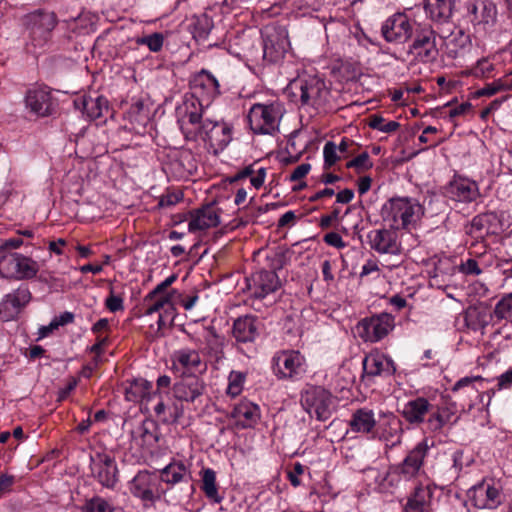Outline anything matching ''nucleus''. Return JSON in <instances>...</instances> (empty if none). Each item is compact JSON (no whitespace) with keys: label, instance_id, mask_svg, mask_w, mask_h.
Wrapping results in <instances>:
<instances>
[{"label":"nucleus","instance_id":"1","mask_svg":"<svg viewBox=\"0 0 512 512\" xmlns=\"http://www.w3.org/2000/svg\"><path fill=\"white\" fill-rule=\"evenodd\" d=\"M178 125L187 140L204 141L213 153L223 151L233 138V127L225 121L202 119V109L194 101L177 108Z\"/></svg>","mask_w":512,"mask_h":512},{"label":"nucleus","instance_id":"2","mask_svg":"<svg viewBox=\"0 0 512 512\" xmlns=\"http://www.w3.org/2000/svg\"><path fill=\"white\" fill-rule=\"evenodd\" d=\"M424 215V207L418 200L410 197L389 199L381 209V216L393 230H411L417 226Z\"/></svg>","mask_w":512,"mask_h":512},{"label":"nucleus","instance_id":"3","mask_svg":"<svg viewBox=\"0 0 512 512\" xmlns=\"http://www.w3.org/2000/svg\"><path fill=\"white\" fill-rule=\"evenodd\" d=\"M284 113V106L279 101L255 103L247 116L250 129L255 134L274 135L279 131Z\"/></svg>","mask_w":512,"mask_h":512},{"label":"nucleus","instance_id":"4","mask_svg":"<svg viewBox=\"0 0 512 512\" xmlns=\"http://www.w3.org/2000/svg\"><path fill=\"white\" fill-rule=\"evenodd\" d=\"M300 403L303 409L319 421L328 420L335 408L333 395L321 386H308L302 393Z\"/></svg>","mask_w":512,"mask_h":512},{"label":"nucleus","instance_id":"5","mask_svg":"<svg viewBox=\"0 0 512 512\" xmlns=\"http://www.w3.org/2000/svg\"><path fill=\"white\" fill-rule=\"evenodd\" d=\"M39 271L32 258L12 251H0V276L7 279H32Z\"/></svg>","mask_w":512,"mask_h":512},{"label":"nucleus","instance_id":"6","mask_svg":"<svg viewBox=\"0 0 512 512\" xmlns=\"http://www.w3.org/2000/svg\"><path fill=\"white\" fill-rule=\"evenodd\" d=\"M289 89L303 105L321 106L329 95L325 82L317 76L295 79L290 82Z\"/></svg>","mask_w":512,"mask_h":512},{"label":"nucleus","instance_id":"7","mask_svg":"<svg viewBox=\"0 0 512 512\" xmlns=\"http://www.w3.org/2000/svg\"><path fill=\"white\" fill-rule=\"evenodd\" d=\"M273 372L278 379H298L306 371L304 356L295 350L277 352L273 357Z\"/></svg>","mask_w":512,"mask_h":512},{"label":"nucleus","instance_id":"8","mask_svg":"<svg viewBox=\"0 0 512 512\" xmlns=\"http://www.w3.org/2000/svg\"><path fill=\"white\" fill-rule=\"evenodd\" d=\"M473 505L479 509H495L503 501L504 495L499 483L485 479L469 490Z\"/></svg>","mask_w":512,"mask_h":512},{"label":"nucleus","instance_id":"9","mask_svg":"<svg viewBox=\"0 0 512 512\" xmlns=\"http://www.w3.org/2000/svg\"><path fill=\"white\" fill-rule=\"evenodd\" d=\"M172 370L180 376H196L207 369V364L202 360L196 349L183 347L175 350L171 355Z\"/></svg>","mask_w":512,"mask_h":512},{"label":"nucleus","instance_id":"10","mask_svg":"<svg viewBox=\"0 0 512 512\" xmlns=\"http://www.w3.org/2000/svg\"><path fill=\"white\" fill-rule=\"evenodd\" d=\"M394 328V318L387 313L365 318L357 325L358 335L366 342H378Z\"/></svg>","mask_w":512,"mask_h":512},{"label":"nucleus","instance_id":"11","mask_svg":"<svg viewBox=\"0 0 512 512\" xmlns=\"http://www.w3.org/2000/svg\"><path fill=\"white\" fill-rule=\"evenodd\" d=\"M428 449L427 441L423 440L407 454L401 463L393 465L400 481L402 479L413 480L420 474Z\"/></svg>","mask_w":512,"mask_h":512},{"label":"nucleus","instance_id":"12","mask_svg":"<svg viewBox=\"0 0 512 512\" xmlns=\"http://www.w3.org/2000/svg\"><path fill=\"white\" fill-rule=\"evenodd\" d=\"M190 85L193 95L199 100L200 109L203 105L208 106L220 95V85L218 80L214 75L206 70H202L194 75Z\"/></svg>","mask_w":512,"mask_h":512},{"label":"nucleus","instance_id":"13","mask_svg":"<svg viewBox=\"0 0 512 512\" xmlns=\"http://www.w3.org/2000/svg\"><path fill=\"white\" fill-rule=\"evenodd\" d=\"M367 240L370 248L379 254L398 256L402 253V246L395 230L374 229L368 232Z\"/></svg>","mask_w":512,"mask_h":512},{"label":"nucleus","instance_id":"14","mask_svg":"<svg viewBox=\"0 0 512 512\" xmlns=\"http://www.w3.org/2000/svg\"><path fill=\"white\" fill-rule=\"evenodd\" d=\"M363 478L368 486L382 493H391L400 483L393 466L388 469L369 467L363 471Z\"/></svg>","mask_w":512,"mask_h":512},{"label":"nucleus","instance_id":"15","mask_svg":"<svg viewBox=\"0 0 512 512\" xmlns=\"http://www.w3.org/2000/svg\"><path fill=\"white\" fill-rule=\"evenodd\" d=\"M403 433L402 421L392 412H380L374 436L395 446L401 442Z\"/></svg>","mask_w":512,"mask_h":512},{"label":"nucleus","instance_id":"16","mask_svg":"<svg viewBox=\"0 0 512 512\" xmlns=\"http://www.w3.org/2000/svg\"><path fill=\"white\" fill-rule=\"evenodd\" d=\"M30 300L31 292L24 285L6 294L0 302V318L4 321L14 319Z\"/></svg>","mask_w":512,"mask_h":512},{"label":"nucleus","instance_id":"17","mask_svg":"<svg viewBox=\"0 0 512 512\" xmlns=\"http://www.w3.org/2000/svg\"><path fill=\"white\" fill-rule=\"evenodd\" d=\"M364 377L391 376L396 367L393 360L379 350H372L363 359Z\"/></svg>","mask_w":512,"mask_h":512},{"label":"nucleus","instance_id":"18","mask_svg":"<svg viewBox=\"0 0 512 512\" xmlns=\"http://www.w3.org/2000/svg\"><path fill=\"white\" fill-rule=\"evenodd\" d=\"M77 109L82 110L89 120H97L109 113L108 101L96 91L84 94L74 100Z\"/></svg>","mask_w":512,"mask_h":512},{"label":"nucleus","instance_id":"19","mask_svg":"<svg viewBox=\"0 0 512 512\" xmlns=\"http://www.w3.org/2000/svg\"><path fill=\"white\" fill-rule=\"evenodd\" d=\"M219 223V209L213 205H206L190 212L188 230L191 233L202 232L218 226Z\"/></svg>","mask_w":512,"mask_h":512},{"label":"nucleus","instance_id":"20","mask_svg":"<svg viewBox=\"0 0 512 512\" xmlns=\"http://www.w3.org/2000/svg\"><path fill=\"white\" fill-rule=\"evenodd\" d=\"M468 10L476 29L487 30L496 21V5L490 0H474Z\"/></svg>","mask_w":512,"mask_h":512},{"label":"nucleus","instance_id":"21","mask_svg":"<svg viewBox=\"0 0 512 512\" xmlns=\"http://www.w3.org/2000/svg\"><path fill=\"white\" fill-rule=\"evenodd\" d=\"M425 32L426 28L417 21L412 9L397 12L390 16L382 25L381 32Z\"/></svg>","mask_w":512,"mask_h":512},{"label":"nucleus","instance_id":"22","mask_svg":"<svg viewBox=\"0 0 512 512\" xmlns=\"http://www.w3.org/2000/svg\"><path fill=\"white\" fill-rule=\"evenodd\" d=\"M183 378L174 384L175 398L185 402H194L201 397L206 389L205 382L197 376H182Z\"/></svg>","mask_w":512,"mask_h":512},{"label":"nucleus","instance_id":"23","mask_svg":"<svg viewBox=\"0 0 512 512\" xmlns=\"http://www.w3.org/2000/svg\"><path fill=\"white\" fill-rule=\"evenodd\" d=\"M433 491L429 485L418 484L407 495L403 512H430Z\"/></svg>","mask_w":512,"mask_h":512},{"label":"nucleus","instance_id":"24","mask_svg":"<svg viewBox=\"0 0 512 512\" xmlns=\"http://www.w3.org/2000/svg\"><path fill=\"white\" fill-rule=\"evenodd\" d=\"M289 48L290 41L287 34H266L263 38V57L270 63L282 59Z\"/></svg>","mask_w":512,"mask_h":512},{"label":"nucleus","instance_id":"25","mask_svg":"<svg viewBox=\"0 0 512 512\" xmlns=\"http://www.w3.org/2000/svg\"><path fill=\"white\" fill-rule=\"evenodd\" d=\"M449 198L457 202H472L479 197V188L476 182L467 178H455L447 189Z\"/></svg>","mask_w":512,"mask_h":512},{"label":"nucleus","instance_id":"26","mask_svg":"<svg viewBox=\"0 0 512 512\" xmlns=\"http://www.w3.org/2000/svg\"><path fill=\"white\" fill-rule=\"evenodd\" d=\"M433 405L424 397H417L407 401L401 410L402 417L412 425H419L432 411Z\"/></svg>","mask_w":512,"mask_h":512},{"label":"nucleus","instance_id":"27","mask_svg":"<svg viewBox=\"0 0 512 512\" xmlns=\"http://www.w3.org/2000/svg\"><path fill=\"white\" fill-rule=\"evenodd\" d=\"M157 485L158 477L155 474L142 471L133 478V493L145 501H152L158 492Z\"/></svg>","mask_w":512,"mask_h":512},{"label":"nucleus","instance_id":"28","mask_svg":"<svg viewBox=\"0 0 512 512\" xmlns=\"http://www.w3.org/2000/svg\"><path fill=\"white\" fill-rule=\"evenodd\" d=\"M232 418L235 419L237 426L251 428L260 419V409L256 404L243 400L234 407Z\"/></svg>","mask_w":512,"mask_h":512},{"label":"nucleus","instance_id":"29","mask_svg":"<svg viewBox=\"0 0 512 512\" xmlns=\"http://www.w3.org/2000/svg\"><path fill=\"white\" fill-rule=\"evenodd\" d=\"M57 23L56 15L53 12L37 10L27 14L23 18V27L28 30H39L52 32Z\"/></svg>","mask_w":512,"mask_h":512},{"label":"nucleus","instance_id":"30","mask_svg":"<svg viewBox=\"0 0 512 512\" xmlns=\"http://www.w3.org/2000/svg\"><path fill=\"white\" fill-rule=\"evenodd\" d=\"M484 379L481 376L463 377L452 387L453 392H458L468 398V406L472 407L480 398V390L483 388Z\"/></svg>","mask_w":512,"mask_h":512},{"label":"nucleus","instance_id":"31","mask_svg":"<svg viewBox=\"0 0 512 512\" xmlns=\"http://www.w3.org/2000/svg\"><path fill=\"white\" fill-rule=\"evenodd\" d=\"M25 102L30 111L38 116H47L51 112V95L44 89L30 90Z\"/></svg>","mask_w":512,"mask_h":512},{"label":"nucleus","instance_id":"32","mask_svg":"<svg viewBox=\"0 0 512 512\" xmlns=\"http://www.w3.org/2000/svg\"><path fill=\"white\" fill-rule=\"evenodd\" d=\"M349 425L351 431L355 433L374 434L377 420L372 410L361 408L352 414Z\"/></svg>","mask_w":512,"mask_h":512},{"label":"nucleus","instance_id":"33","mask_svg":"<svg viewBox=\"0 0 512 512\" xmlns=\"http://www.w3.org/2000/svg\"><path fill=\"white\" fill-rule=\"evenodd\" d=\"M279 285V278L273 271H260L253 276V294L257 298H264L266 295L276 291Z\"/></svg>","mask_w":512,"mask_h":512},{"label":"nucleus","instance_id":"34","mask_svg":"<svg viewBox=\"0 0 512 512\" xmlns=\"http://www.w3.org/2000/svg\"><path fill=\"white\" fill-rule=\"evenodd\" d=\"M455 0H425V11L436 23H445L451 18Z\"/></svg>","mask_w":512,"mask_h":512},{"label":"nucleus","instance_id":"35","mask_svg":"<svg viewBox=\"0 0 512 512\" xmlns=\"http://www.w3.org/2000/svg\"><path fill=\"white\" fill-rule=\"evenodd\" d=\"M258 335L257 321L252 316H244L235 320L233 336L239 342H252Z\"/></svg>","mask_w":512,"mask_h":512},{"label":"nucleus","instance_id":"36","mask_svg":"<svg viewBox=\"0 0 512 512\" xmlns=\"http://www.w3.org/2000/svg\"><path fill=\"white\" fill-rule=\"evenodd\" d=\"M92 474L98 479V481L106 487H112L116 482V466L109 460H101L92 463Z\"/></svg>","mask_w":512,"mask_h":512},{"label":"nucleus","instance_id":"37","mask_svg":"<svg viewBox=\"0 0 512 512\" xmlns=\"http://www.w3.org/2000/svg\"><path fill=\"white\" fill-rule=\"evenodd\" d=\"M181 295L176 290L161 291L156 293V288L151 292L152 304L148 308V313H153L167 307L172 303H177Z\"/></svg>","mask_w":512,"mask_h":512},{"label":"nucleus","instance_id":"38","mask_svg":"<svg viewBox=\"0 0 512 512\" xmlns=\"http://www.w3.org/2000/svg\"><path fill=\"white\" fill-rule=\"evenodd\" d=\"M202 490L206 497L213 500L216 503L221 502L222 497L218 493V487L216 484V473L211 468H205L201 472Z\"/></svg>","mask_w":512,"mask_h":512},{"label":"nucleus","instance_id":"39","mask_svg":"<svg viewBox=\"0 0 512 512\" xmlns=\"http://www.w3.org/2000/svg\"><path fill=\"white\" fill-rule=\"evenodd\" d=\"M187 474V468L184 463L171 462L161 470V480L167 484L174 485L183 481Z\"/></svg>","mask_w":512,"mask_h":512},{"label":"nucleus","instance_id":"40","mask_svg":"<svg viewBox=\"0 0 512 512\" xmlns=\"http://www.w3.org/2000/svg\"><path fill=\"white\" fill-rule=\"evenodd\" d=\"M454 416V411L450 408H438L435 411L430 412V416L427 419L428 429L432 432L440 431L446 424H448L452 417Z\"/></svg>","mask_w":512,"mask_h":512},{"label":"nucleus","instance_id":"41","mask_svg":"<svg viewBox=\"0 0 512 512\" xmlns=\"http://www.w3.org/2000/svg\"><path fill=\"white\" fill-rule=\"evenodd\" d=\"M214 28V22L207 13L190 17L185 27L188 32H210Z\"/></svg>","mask_w":512,"mask_h":512},{"label":"nucleus","instance_id":"42","mask_svg":"<svg viewBox=\"0 0 512 512\" xmlns=\"http://www.w3.org/2000/svg\"><path fill=\"white\" fill-rule=\"evenodd\" d=\"M153 409L156 416L163 422H175L180 416L177 407L166 404L161 397Z\"/></svg>","mask_w":512,"mask_h":512},{"label":"nucleus","instance_id":"43","mask_svg":"<svg viewBox=\"0 0 512 512\" xmlns=\"http://www.w3.org/2000/svg\"><path fill=\"white\" fill-rule=\"evenodd\" d=\"M246 374L240 371H231L228 376L226 394L231 398L239 396L243 390Z\"/></svg>","mask_w":512,"mask_h":512},{"label":"nucleus","instance_id":"44","mask_svg":"<svg viewBox=\"0 0 512 512\" xmlns=\"http://www.w3.org/2000/svg\"><path fill=\"white\" fill-rule=\"evenodd\" d=\"M205 350L211 355L218 357L222 352L223 342L213 328H207L204 334Z\"/></svg>","mask_w":512,"mask_h":512},{"label":"nucleus","instance_id":"45","mask_svg":"<svg viewBox=\"0 0 512 512\" xmlns=\"http://www.w3.org/2000/svg\"><path fill=\"white\" fill-rule=\"evenodd\" d=\"M332 72L345 80H350L357 74V64L352 60H337L332 65Z\"/></svg>","mask_w":512,"mask_h":512},{"label":"nucleus","instance_id":"46","mask_svg":"<svg viewBox=\"0 0 512 512\" xmlns=\"http://www.w3.org/2000/svg\"><path fill=\"white\" fill-rule=\"evenodd\" d=\"M151 389V383L144 379H137L130 383V394H132L135 399L141 401L150 400Z\"/></svg>","mask_w":512,"mask_h":512},{"label":"nucleus","instance_id":"47","mask_svg":"<svg viewBox=\"0 0 512 512\" xmlns=\"http://www.w3.org/2000/svg\"><path fill=\"white\" fill-rule=\"evenodd\" d=\"M248 177L250 179V184L255 189H259L264 184L266 178V169L261 167L257 171H253L251 167H247L238 175L239 179H244Z\"/></svg>","mask_w":512,"mask_h":512},{"label":"nucleus","instance_id":"48","mask_svg":"<svg viewBox=\"0 0 512 512\" xmlns=\"http://www.w3.org/2000/svg\"><path fill=\"white\" fill-rule=\"evenodd\" d=\"M369 126L383 133H391L396 131L400 124L396 121H387L379 115H372L369 118Z\"/></svg>","mask_w":512,"mask_h":512},{"label":"nucleus","instance_id":"49","mask_svg":"<svg viewBox=\"0 0 512 512\" xmlns=\"http://www.w3.org/2000/svg\"><path fill=\"white\" fill-rule=\"evenodd\" d=\"M494 314L498 319H505L512 323V293L503 297L496 304Z\"/></svg>","mask_w":512,"mask_h":512},{"label":"nucleus","instance_id":"50","mask_svg":"<svg viewBox=\"0 0 512 512\" xmlns=\"http://www.w3.org/2000/svg\"><path fill=\"white\" fill-rule=\"evenodd\" d=\"M465 321L472 330H479L485 327L486 320L481 312L476 308H469L465 314Z\"/></svg>","mask_w":512,"mask_h":512},{"label":"nucleus","instance_id":"51","mask_svg":"<svg viewBox=\"0 0 512 512\" xmlns=\"http://www.w3.org/2000/svg\"><path fill=\"white\" fill-rule=\"evenodd\" d=\"M175 304L176 303H172L158 311L159 317L157 320V324L159 329H164L173 324L174 319L176 317Z\"/></svg>","mask_w":512,"mask_h":512},{"label":"nucleus","instance_id":"52","mask_svg":"<svg viewBox=\"0 0 512 512\" xmlns=\"http://www.w3.org/2000/svg\"><path fill=\"white\" fill-rule=\"evenodd\" d=\"M82 512H112L111 506L103 498L94 497L85 502Z\"/></svg>","mask_w":512,"mask_h":512},{"label":"nucleus","instance_id":"53","mask_svg":"<svg viewBox=\"0 0 512 512\" xmlns=\"http://www.w3.org/2000/svg\"><path fill=\"white\" fill-rule=\"evenodd\" d=\"M136 113L135 121L145 126L150 120V107L148 101H138L133 105Z\"/></svg>","mask_w":512,"mask_h":512},{"label":"nucleus","instance_id":"54","mask_svg":"<svg viewBox=\"0 0 512 512\" xmlns=\"http://www.w3.org/2000/svg\"><path fill=\"white\" fill-rule=\"evenodd\" d=\"M323 156H324V162L325 166H332L334 165L337 160L340 158L337 150V145L334 142H327L324 145L323 148Z\"/></svg>","mask_w":512,"mask_h":512},{"label":"nucleus","instance_id":"55","mask_svg":"<svg viewBox=\"0 0 512 512\" xmlns=\"http://www.w3.org/2000/svg\"><path fill=\"white\" fill-rule=\"evenodd\" d=\"M183 198V194L180 191H168L162 195L158 202L160 208H170L180 202Z\"/></svg>","mask_w":512,"mask_h":512},{"label":"nucleus","instance_id":"56","mask_svg":"<svg viewBox=\"0 0 512 512\" xmlns=\"http://www.w3.org/2000/svg\"><path fill=\"white\" fill-rule=\"evenodd\" d=\"M506 84L501 80H495L494 82L487 84L482 89L476 92V95L481 96H493L500 91H505Z\"/></svg>","mask_w":512,"mask_h":512},{"label":"nucleus","instance_id":"57","mask_svg":"<svg viewBox=\"0 0 512 512\" xmlns=\"http://www.w3.org/2000/svg\"><path fill=\"white\" fill-rule=\"evenodd\" d=\"M348 168H355L358 171H364L372 167L368 153L364 152L347 163Z\"/></svg>","mask_w":512,"mask_h":512},{"label":"nucleus","instance_id":"58","mask_svg":"<svg viewBox=\"0 0 512 512\" xmlns=\"http://www.w3.org/2000/svg\"><path fill=\"white\" fill-rule=\"evenodd\" d=\"M137 43L146 44L151 51L157 52L163 45L162 34H150L137 40Z\"/></svg>","mask_w":512,"mask_h":512},{"label":"nucleus","instance_id":"59","mask_svg":"<svg viewBox=\"0 0 512 512\" xmlns=\"http://www.w3.org/2000/svg\"><path fill=\"white\" fill-rule=\"evenodd\" d=\"M494 70V65L488 59L483 58L479 60L473 69V74L476 77H488Z\"/></svg>","mask_w":512,"mask_h":512},{"label":"nucleus","instance_id":"60","mask_svg":"<svg viewBox=\"0 0 512 512\" xmlns=\"http://www.w3.org/2000/svg\"><path fill=\"white\" fill-rule=\"evenodd\" d=\"M305 470L306 467L297 462L287 472L288 479L294 487H298L301 484L300 477L305 473Z\"/></svg>","mask_w":512,"mask_h":512},{"label":"nucleus","instance_id":"61","mask_svg":"<svg viewBox=\"0 0 512 512\" xmlns=\"http://www.w3.org/2000/svg\"><path fill=\"white\" fill-rule=\"evenodd\" d=\"M459 271L465 275H479L481 274L482 270L480 269L478 262L475 259H467L466 261L462 262L460 266L458 267Z\"/></svg>","mask_w":512,"mask_h":512},{"label":"nucleus","instance_id":"62","mask_svg":"<svg viewBox=\"0 0 512 512\" xmlns=\"http://www.w3.org/2000/svg\"><path fill=\"white\" fill-rule=\"evenodd\" d=\"M124 299L118 296L112 290L109 297L105 301V305L110 312H117L124 309Z\"/></svg>","mask_w":512,"mask_h":512},{"label":"nucleus","instance_id":"63","mask_svg":"<svg viewBox=\"0 0 512 512\" xmlns=\"http://www.w3.org/2000/svg\"><path fill=\"white\" fill-rule=\"evenodd\" d=\"M499 390H506L512 387V366L497 378Z\"/></svg>","mask_w":512,"mask_h":512},{"label":"nucleus","instance_id":"64","mask_svg":"<svg viewBox=\"0 0 512 512\" xmlns=\"http://www.w3.org/2000/svg\"><path fill=\"white\" fill-rule=\"evenodd\" d=\"M324 241L326 244H328L332 247L338 248V249H342V248L346 247V243L343 241L340 234H338L336 232L327 233L324 236Z\"/></svg>","mask_w":512,"mask_h":512}]
</instances>
